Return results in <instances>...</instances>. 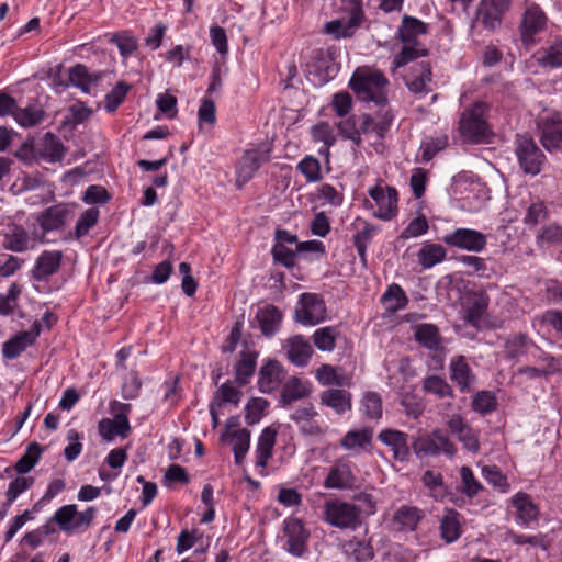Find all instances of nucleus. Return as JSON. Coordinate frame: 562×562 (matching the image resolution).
<instances>
[{
    "instance_id": "obj_1",
    "label": "nucleus",
    "mask_w": 562,
    "mask_h": 562,
    "mask_svg": "<svg viewBox=\"0 0 562 562\" xmlns=\"http://www.w3.org/2000/svg\"><path fill=\"white\" fill-rule=\"evenodd\" d=\"M427 31L428 26L423 21L408 15L403 18L398 33L404 46L400 55H397L393 61L394 68H400L407 63L426 55L427 50L417 38L420 35H425Z\"/></svg>"
},
{
    "instance_id": "obj_2",
    "label": "nucleus",
    "mask_w": 562,
    "mask_h": 562,
    "mask_svg": "<svg viewBox=\"0 0 562 562\" xmlns=\"http://www.w3.org/2000/svg\"><path fill=\"white\" fill-rule=\"evenodd\" d=\"M387 79L379 71L371 69L357 70L350 80V88L357 97L366 102H374L384 108L387 103Z\"/></svg>"
},
{
    "instance_id": "obj_3",
    "label": "nucleus",
    "mask_w": 562,
    "mask_h": 562,
    "mask_svg": "<svg viewBox=\"0 0 562 562\" xmlns=\"http://www.w3.org/2000/svg\"><path fill=\"white\" fill-rule=\"evenodd\" d=\"M488 104L483 101L475 102L467 109L459 121V132L471 143H484L491 134L487 124Z\"/></svg>"
},
{
    "instance_id": "obj_4",
    "label": "nucleus",
    "mask_w": 562,
    "mask_h": 562,
    "mask_svg": "<svg viewBox=\"0 0 562 562\" xmlns=\"http://www.w3.org/2000/svg\"><path fill=\"white\" fill-rule=\"evenodd\" d=\"M323 519L338 529L355 530L361 525V509L355 504L330 499L324 503Z\"/></svg>"
},
{
    "instance_id": "obj_5",
    "label": "nucleus",
    "mask_w": 562,
    "mask_h": 562,
    "mask_svg": "<svg viewBox=\"0 0 562 562\" xmlns=\"http://www.w3.org/2000/svg\"><path fill=\"white\" fill-rule=\"evenodd\" d=\"M97 509L91 506L78 513L76 505H64L52 516L50 521L58 525L66 533L86 531L95 518Z\"/></svg>"
},
{
    "instance_id": "obj_6",
    "label": "nucleus",
    "mask_w": 562,
    "mask_h": 562,
    "mask_svg": "<svg viewBox=\"0 0 562 562\" xmlns=\"http://www.w3.org/2000/svg\"><path fill=\"white\" fill-rule=\"evenodd\" d=\"M271 156V147L268 144L247 149L236 167V186L241 188L250 181L262 164L268 162Z\"/></svg>"
},
{
    "instance_id": "obj_7",
    "label": "nucleus",
    "mask_w": 562,
    "mask_h": 562,
    "mask_svg": "<svg viewBox=\"0 0 562 562\" xmlns=\"http://www.w3.org/2000/svg\"><path fill=\"white\" fill-rule=\"evenodd\" d=\"M515 143L517 159L524 172L531 176L540 173L546 157L535 140L528 135H517Z\"/></svg>"
},
{
    "instance_id": "obj_8",
    "label": "nucleus",
    "mask_w": 562,
    "mask_h": 562,
    "mask_svg": "<svg viewBox=\"0 0 562 562\" xmlns=\"http://www.w3.org/2000/svg\"><path fill=\"white\" fill-rule=\"evenodd\" d=\"M326 318V306L323 297L317 293H303L300 295L295 308V319L303 325H316Z\"/></svg>"
},
{
    "instance_id": "obj_9",
    "label": "nucleus",
    "mask_w": 562,
    "mask_h": 562,
    "mask_svg": "<svg viewBox=\"0 0 562 562\" xmlns=\"http://www.w3.org/2000/svg\"><path fill=\"white\" fill-rule=\"evenodd\" d=\"M74 217V206L67 203H59L47 207L37 215V223L42 229L38 240L45 241V234L59 231Z\"/></svg>"
},
{
    "instance_id": "obj_10",
    "label": "nucleus",
    "mask_w": 562,
    "mask_h": 562,
    "mask_svg": "<svg viewBox=\"0 0 562 562\" xmlns=\"http://www.w3.org/2000/svg\"><path fill=\"white\" fill-rule=\"evenodd\" d=\"M445 244L467 251L480 252L487 244L483 233L470 228H457L442 237Z\"/></svg>"
},
{
    "instance_id": "obj_11",
    "label": "nucleus",
    "mask_w": 562,
    "mask_h": 562,
    "mask_svg": "<svg viewBox=\"0 0 562 562\" xmlns=\"http://www.w3.org/2000/svg\"><path fill=\"white\" fill-rule=\"evenodd\" d=\"M369 195L375 202L378 210L373 213L376 218L383 221L392 220L397 213V192L392 187L386 190L375 186L369 190Z\"/></svg>"
},
{
    "instance_id": "obj_12",
    "label": "nucleus",
    "mask_w": 562,
    "mask_h": 562,
    "mask_svg": "<svg viewBox=\"0 0 562 562\" xmlns=\"http://www.w3.org/2000/svg\"><path fill=\"white\" fill-rule=\"evenodd\" d=\"M297 237L284 229L276 231V244L272 248L273 259L291 268L295 263Z\"/></svg>"
},
{
    "instance_id": "obj_13",
    "label": "nucleus",
    "mask_w": 562,
    "mask_h": 562,
    "mask_svg": "<svg viewBox=\"0 0 562 562\" xmlns=\"http://www.w3.org/2000/svg\"><path fill=\"white\" fill-rule=\"evenodd\" d=\"M447 426L452 435L462 443L463 448L472 453L480 450L479 431L471 428L464 419L458 415H452L447 422Z\"/></svg>"
},
{
    "instance_id": "obj_14",
    "label": "nucleus",
    "mask_w": 562,
    "mask_h": 562,
    "mask_svg": "<svg viewBox=\"0 0 562 562\" xmlns=\"http://www.w3.org/2000/svg\"><path fill=\"white\" fill-rule=\"evenodd\" d=\"M541 131L540 142L546 150L552 153L562 145V119L559 115L541 119L538 122Z\"/></svg>"
},
{
    "instance_id": "obj_15",
    "label": "nucleus",
    "mask_w": 562,
    "mask_h": 562,
    "mask_svg": "<svg viewBox=\"0 0 562 562\" xmlns=\"http://www.w3.org/2000/svg\"><path fill=\"white\" fill-rule=\"evenodd\" d=\"M63 260V252L60 250H45L35 260L31 276L35 281H47L49 277L55 274Z\"/></svg>"
},
{
    "instance_id": "obj_16",
    "label": "nucleus",
    "mask_w": 562,
    "mask_h": 562,
    "mask_svg": "<svg viewBox=\"0 0 562 562\" xmlns=\"http://www.w3.org/2000/svg\"><path fill=\"white\" fill-rule=\"evenodd\" d=\"M510 0H482L477 9V19L490 31L501 25L502 16Z\"/></svg>"
},
{
    "instance_id": "obj_17",
    "label": "nucleus",
    "mask_w": 562,
    "mask_h": 562,
    "mask_svg": "<svg viewBox=\"0 0 562 562\" xmlns=\"http://www.w3.org/2000/svg\"><path fill=\"white\" fill-rule=\"evenodd\" d=\"M547 18L539 5L528 7L520 24L521 40L525 44L533 43L535 35L546 26Z\"/></svg>"
},
{
    "instance_id": "obj_18",
    "label": "nucleus",
    "mask_w": 562,
    "mask_h": 562,
    "mask_svg": "<svg viewBox=\"0 0 562 562\" xmlns=\"http://www.w3.org/2000/svg\"><path fill=\"white\" fill-rule=\"evenodd\" d=\"M407 438V434L391 428L383 429L378 435V439L391 449L393 458L400 462H406L411 456Z\"/></svg>"
},
{
    "instance_id": "obj_19",
    "label": "nucleus",
    "mask_w": 562,
    "mask_h": 562,
    "mask_svg": "<svg viewBox=\"0 0 562 562\" xmlns=\"http://www.w3.org/2000/svg\"><path fill=\"white\" fill-rule=\"evenodd\" d=\"M490 304V297L484 292H469L463 297L462 308L464 319L472 326H479Z\"/></svg>"
},
{
    "instance_id": "obj_20",
    "label": "nucleus",
    "mask_w": 562,
    "mask_h": 562,
    "mask_svg": "<svg viewBox=\"0 0 562 562\" xmlns=\"http://www.w3.org/2000/svg\"><path fill=\"white\" fill-rule=\"evenodd\" d=\"M424 516L423 509L412 505H402L394 512L391 522L396 531L413 532Z\"/></svg>"
},
{
    "instance_id": "obj_21",
    "label": "nucleus",
    "mask_w": 562,
    "mask_h": 562,
    "mask_svg": "<svg viewBox=\"0 0 562 562\" xmlns=\"http://www.w3.org/2000/svg\"><path fill=\"white\" fill-rule=\"evenodd\" d=\"M41 333V325L35 322L31 330L16 334L10 340L5 341L2 347L3 357L7 359H15L23 351L32 346Z\"/></svg>"
},
{
    "instance_id": "obj_22",
    "label": "nucleus",
    "mask_w": 562,
    "mask_h": 562,
    "mask_svg": "<svg viewBox=\"0 0 562 562\" xmlns=\"http://www.w3.org/2000/svg\"><path fill=\"white\" fill-rule=\"evenodd\" d=\"M356 476L352 473L351 465L345 460H337L329 469L324 481L327 488L346 490L353 486Z\"/></svg>"
},
{
    "instance_id": "obj_23",
    "label": "nucleus",
    "mask_w": 562,
    "mask_h": 562,
    "mask_svg": "<svg viewBox=\"0 0 562 562\" xmlns=\"http://www.w3.org/2000/svg\"><path fill=\"white\" fill-rule=\"evenodd\" d=\"M450 379L454 382L460 392L468 393L471 391L476 376L472 371L464 356H456L451 359L450 366Z\"/></svg>"
},
{
    "instance_id": "obj_24",
    "label": "nucleus",
    "mask_w": 562,
    "mask_h": 562,
    "mask_svg": "<svg viewBox=\"0 0 562 562\" xmlns=\"http://www.w3.org/2000/svg\"><path fill=\"white\" fill-rule=\"evenodd\" d=\"M319 403L331 408L337 415L351 411L352 394L342 387H329L319 393Z\"/></svg>"
},
{
    "instance_id": "obj_25",
    "label": "nucleus",
    "mask_w": 562,
    "mask_h": 562,
    "mask_svg": "<svg viewBox=\"0 0 562 562\" xmlns=\"http://www.w3.org/2000/svg\"><path fill=\"white\" fill-rule=\"evenodd\" d=\"M284 533L288 538V551L295 557H301L305 551L308 538V532L304 529L302 521L296 518L285 520Z\"/></svg>"
},
{
    "instance_id": "obj_26",
    "label": "nucleus",
    "mask_w": 562,
    "mask_h": 562,
    "mask_svg": "<svg viewBox=\"0 0 562 562\" xmlns=\"http://www.w3.org/2000/svg\"><path fill=\"white\" fill-rule=\"evenodd\" d=\"M283 349L289 361L296 367H305L313 355L311 344L300 335L288 338L283 345Z\"/></svg>"
},
{
    "instance_id": "obj_27",
    "label": "nucleus",
    "mask_w": 562,
    "mask_h": 562,
    "mask_svg": "<svg viewBox=\"0 0 562 562\" xmlns=\"http://www.w3.org/2000/svg\"><path fill=\"white\" fill-rule=\"evenodd\" d=\"M3 248L13 252H24L34 248L33 239L29 232L18 224L9 227V232L3 237Z\"/></svg>"
},
{
    "instance_id": "obj_28",
    "label": "nucleus",
    "mask_w": 562,
    "mask_h": 562,
    "mask_svg": "<svg viewBox=\"0 0 562 562\" xmlns=\"http://www.w3.org/2000/svg\"><path fill=\"white\" fill-rule=\"evenodd\" d=\"M315 379L324 386L350 387L352 385L351 375L345 373L341 368L330 364H322L315 372Z\"/></svg>"
},
{
    "instance_id": "obj_29",
    "label": "nucleus",
    "mask_w": 562,
    "mask_h": 562,
    "mask_svg": "<svg viewBox=\"0 0 562 562\" xmlns=\"http://www.w3.org/2000/svg\"><path fill=\"white\" fill-rule=\"evenodd\" d=\"M284 372L282 366L274 360L268 361L261 367L259 372L258 385L262 393H271L278 389Z\"/></svg>"
},
{
    "instance_id": "obj_30",
    "label": "nucleus",
    "mask_w": 562,
    "mask_h": 562,
    "mask_svg": "<svg viewBox=\"0 0 562 562\" xmlns=\"http://www.w3.org/2000/svg\"><path fill=\"white\" fill-rule=\"evenodd\" d=\"M256 319L259 324L261 333L267 336H273L282 322V313L274 305L267 304L259 307L256 313Z\"/></svg>"
},
{
    "instance_id": "obj_31",
    "label": "nucleus",
    "mask_w": 562,
    "mask_h": 562,
    "mask_svg": "<svg viewBox=\"0 0 562 562\" xmlns=\"http://www.w3.org/2000/svg\"><path fill=\"white\" fill-rule=\"evenodd\" d=\"M66 148L61 140L53 133L44 134L37 148V154L47 162H59L63 160Z\"/></svg>"
},
{
    "instance_id": "obj_32",
    "label": "nucleus",
    "mask_w": 562,
    "mask_h": 562,
    "mask_svg": "<svg viewBox=\"0 0 562 562\" xmlns=\"http://www.w3.org/2000/svg\"><path fill=\"white\" fill-rule=\"evenodd\" d=\"M512 504L516 508L518 521L522 525L537 520L539 508L527 493L519 492L515 494L512 498Z\"/></svg>"
},
{
    "instance_id": "obj_33",
    "label": "nucleus",
    "mask_w": 562,
    "mask_h": 562,
    "mask_svg": "<svg viewBox=\"0 0 562 562\" xmlns=\"http://www.w3.org/2000/svg\"><path fill=\"white\" fill-rule=\"evenodd\" d=\"M101 74H91L88 68L78 64L69 69V82L81 89L85 93H91L98 86Z\"/></svg>"
},
{
    "instance_id": "obj_34",
    "label": "nucleus",
    "mask_w": 562,
    "mask_h": 562,
    "mask_svg": "<svg viewBox=\"0 0 562 562\" xmlns=\"http://www.w3.org/2000/svg\"><path fill=\"white\" fill-rule=\"evenodd\" d=\"M277 430L270 427L265 428L257 442L256 467L266 468L268 460L272 456V449L276 445Z\"/></svg>"
},
{
    "instance_id": "obj_35",
    "label": "nucleus",
    "mask_w": 562,
    "mask_h": 562,
    "mask_svg": "<svg viewBox=\"0 0 562 562\" xmlns=\"http://www.w3.org/2000/svg\"><path fill=\"white\" fill-rule=\"evenodd\" d=\"M310 383L301 380L300 378L292 376L286 381L281 393V402L283 405H289L292 402L305 398L310 395Z\"/></svg>"
},
{
    "instance_id": "obj_36",
    "label": "nucleus",
    "mask_w": 562,
    "mask_h": 562,
    "mask_svg": "<svg viewBox=\"0 0 562 562\" xmlns=\"http://www.w3.org/2000/svg\"><path fill=\"white\" fill-rule=\"evenodd\" d=\"M373 431L370 428L349 430L340 440V446L349 451L360 452L372 441Z\"/></svg>"
},
{
    "instance_id": "obj_37",
    "label": "nucleus",
    "mask_w": 562,
    "mask_h": 562,
    "mask_svg": "<svg viewBox=\"0 0 562 562\" xmlns=\"http://www.w3.org/2000/svg\"><path fill=\"white\" fill-rule=\"evenodd\" d=\"M441 538L447 543H452L461 536L460 514L454 509H448L440 520Z\"/></svg>"
},
{
    "instance_id": "obj_38",
    "label": "nucleus",
    "mask_w": 562,
    "mask_h": 562,
    "mask_svg": "<svg viewBox=\"0 0 562 562\" xmlns=\"http://www.w3.org/2000/svg\"><path fill=\"white\" fill-rule=\"evenodd\" d=\"M447 250L439 244L425 243L417 252L419 265L424 269H430L446 259Z\"/></svg>"
},
{
    "instance_id": "obj_39",
    "label": "nucleus",
    "mask_w": 562,
    "mask_h": 562,
    "mask_svg": "<svg viewBox=\"0 0 562 562\" xmlns=\"http://www.w3.org/2000/svg\"><path fill=\"white\" fill-rule=\"evenodd\" d=\"M361 122L359 125L360 134H376L379 137H383L386 131L389 130L393 116L389 111H385L380 120L372 117L369 114H363L360 117Z\"/></svg>"
},
{
    "instance_id": "obj_40",
    "label": "nucleus",
    "mask_w": 562,
    "mask_h": 562,
    "mask_svg": "<svg viewBox=\"0 0 562 562\" xmlns=\"http://www.w3.org/2000/svg\"><path fill=\"white\" fill-rule=\"evenodd\" d=\"M356 223L361 225L358 232L353 235V245L361 260L366 261V251L368 244L372 240L374 234L379 231L378 226L360 218L356 220Z\"/></svg>"
},
{
    "instance_id": "obj_41",
    "label": "nucleus",
    "mask_w": 562,
    "mask_h": 562,
    "mask_svg": "<svg viewBox=\"0 0 562 562\" xmlns=\"http://www.w3.org/2000/svg\"><path fill=\"white\" fill-rule=\"evenodd\" d=\"M415 339L424 347L435 350L440 345V335L437 326L422 324L415 327Z\"/></svg>"
},
{
    "instance_id": "obj_42",
    "label": "nucleus",
    "mask_w": 562,
    "mask_h": 562,
    "mask_svg": "<svg viewBox=\"0 0 562 562\" xmlns=\"http://www.w3.org/2000/svg\"><path fill=\"white\" fill-rule=\"evenodd\" d=\"M45 112L41 105H27L18 108L14 112V120L23 127H31L40 124L44 119Z\"/></svg>"
},
{
    "instance_id": "obj_43",
    "label": "nucleus",
    "mask_w": 562,
    "mask_h": 562,
    "mask_svg": "<svg viewBox=\"0 0 562 562\" xmlns=\"http://www.w3.org/2000/svg\"><path fill=\"white\" fill-rule=\"evenodd\" d=\"M431 81V71L428 64H422L418 72L406 80V86L416 95L428 93V85Z\"/></svg>"
},
{
    "instance_id": "obj_44",
    "label": "nucleus",
    "mask_w": 562,
    "mask_h": 562,
    "mask_svg": "<svg viewBox=\"0 0 562 562\" xmlns=\"http://www.w3.org/2000/svg\"><path fill=\"white\" fill-rule=\"evenodd\" d=\"M382 302L386 305L389 311L397 312L407 305L408 297L398 284L393 283L382 295Z\"/></svg>"
},
{
    "instance_id": "obj_45",
    "label": "nucleus",
    "mask_w": 562,
    "mask_h": 562,
    "mask_svg": "<svg viewBox=\"0 0 562 562\" xmlns=\"http://www.w3.org/2000/svg\"><path fill=\"white\" fill-rule=\"evenodd\" d=\"M337 336L336 327L326 326L314 331L313 341L317 349L329 352L335 349Z\"/></svg>"
},
{
    "instance_id": "obj_46",
    "label": "nucleus",
    "mask_w": 562,
    "mask_h": 562,
    "mask_svg": "<svg viewBox=\"0 0 562 562\" xmlns=\"http://www.w3.org/2000/svg\"><path fill=\"white\" fill-rule=\"evenodd\" d=\"M256 355L252 352H245L241 359L236 363L235 378L238 384L245 385L248 383L249 378L254 374L256 369Z\"/></svg>"
},
{
    "instance_id": "obj_47",
    "label": "nucleus",
    "mask_w": 562,
    "mask_h": 562,
    "mask_svg": "<svg viewBox=\"0 0 562 562\" xmlns=\"http://www.w3.org/2000/svg\"><path fill=\"white\" fill-rule=\"evenodd\" d=\"M362 413L371 419L382 417V398L376 392H366L360 401Z\"/></svg>"
},
{
    "instance_id": "obj_48",
    "label": "nucleus",
    "mask_w": 562,
    "mask_h": 562,
    "mask_svg": "<svg viewBox=\"0 0 562 562\" xmlns=\"http://www.w3.org/2000/svg\"><path fill=\"white\" fill-rule=\"evenodd\" d=\"M423 389L427 393L435 394L439 398L452 397L453 392L447 381L438 375H430L424 379Z\"/></svg>"
},
{
    "instance_id": "obj_49",
    "label": "nucleus",
    "mask_w": 562,
    "mask_h": 562,
    "mask_svg": "<svg viewBox=\"0 0 562 562\" xmlns=\"http://www.w3.org/2000/svg\"><path fill=\"white\" fill-rule=\"evenodd\" d=\"M312 135L315 142L323 143V146L318 149V153L321 155L328 156L329 147L333 146L336 140L329 124L321 123L315 125L312 128Z\"/></svg>"
},
{
    "instance_id": "obj_50",
    "label": "nucleus",
    "mask_w": 562,
    "mask_h": 562,
    "mask_svg": "<svg viewBox=\"0 0 562 562\" xmlns=\"http://www.w3.org/2000/svg\"><path fill=\"white\" fill-rule=\"evenodd\" d=\"M530 340L524 334H515L505 342V357L508 359L517 358L527 352Z\"/></svg>"
},
{
    "instance_id": "obj_51",
    "label": "nucleus",
    "mask_w": 562,
    "mask_h": 562,
    "mask_svg": "<svg viewBox=\"0 0 562 562\" xmlns=\"http://www.w3.org/2000/svg\"><path fill=\"white\" fill-rule=\"evenodd\" d=\"M412 449L416 457L419 459L428 456L440 454V449L437 447V441L426 435L416 438L412 443Z\"/></svg>"
},
{
    "instance_id": "obj_52",
    "label": "nucleus",
    "mask_w": 562,
    "mask_h": 562,
    "mask_svg": "<svg viewBox=\"0 0 562 562\" xmlns=\"http://www.w3.org/2000/svg\"><path fill=\"white\" fill-rule=\"evenodd\" d=\"M41 454V448L37 443H31L25 454H23L15 463L14 469L20 474L30 472L37 463Z\"/></svg>"
},
{
    "instance_id": "obj_53",
    "label": "nucleus",
    "mask_w": 562,
    "mask_h": 562,
    "mask_svg": "<svg viewBox=\"0 0 562 562\" xmlns=\"http://www.w3.org/2000/svg\"><path fill=\"white\" fill-rule=\"evenodd\" d=\"M425 486L430 490L431 496L435 499H441L446 495V488L443 486V477L441 473L432 470H427L422 477Z\"/></svg>"
},
{
    "instance_id": "obj_54",
    "label": "nucleus",
    "mask_w": 562,
    "mask_h": 562,
    "mask_svg": "<svg viewBox=\"0 0 562 562\" xmlns=\"http://www.w3.org/2000/svg\"><path fill=\"white\" fill-rule=\"evenodd\" d=\"M497 401L495 395L490 391L477 392L472 400V408L482 415L488 414L496 409Z\"/></svg>"
},
{
    "instance_id": "obj_55",
    "label": "nucleus",
    "mask_w": 562,
    "mask_h": 562,
    "mask_svg": "<svg viewBox=\"0 0 562 562\" xmlns=\"http://www.w3.org/2000/svg\"><path fill=\"white\" fill-rule=\"evenodd\" d=\"M131 409V404L121 403L115 400L110 402L109 405V412L113 416L112 420L116 422L119 426L125 431H131V426L128 423V414Z\"/></svg>"
},
{
    "instance_id": "obj_56",
    "label": "nucleus",
    "mask_w": 562,
    "mask_h": 562,
    "mask_svg": "<svg viewBox=\"0 0 562 562\" xmlns=\"http://www.w3.org/2000/svg\"><path fill=\"white\" fill-rule=\"evenodd\" d=\"M460 476L462 484L461 490L468 497L475 496L482 490L481 483L474 477L469 467L463 465L460 469Z\"/></svg>"
},
{
    "instance_id": "obj_57",
    "label": "nucleus",
    "mask_w": 562,
    "mask_h": 562,
    "mask_svg": "<svg viewBox=\"0 0 562 562\" xmlns=\"http://www.w3.org/2000/svg\"><path fill=\"white\" fill-rule=\"evenodd\" d=\"M99 434L105 441H112L115 436L126 438L130 431L123 430L119 424L110 418H103L98 425Z\"/></svg>"
},
{
    "instance_id": "obj_58",
    "label": "nucleus",
    "mask_w": 562,
    "mask_h": 562,
    "mask_svg": "<svg viewBox=\"0 0 562 562\" xmlns=\"http://www.w3.org/2000/svg\"><path fill=\"white\" fill-rule=\"evenodd\" d=\"M130 90V86L123 81L116 83V86L105 95V109L108 112H114L125 99L126 93Z\"/></svg>"
},
{
    "instance_id": "obj_59",
    "label": "nucleus",
    "mask_w": 562,
    "mask_h": 562,
    "mask_svg": "<svg viewBox=\"0 0 562 562\" xmlns=\"http://www.w3.org/2000/svg\"><path fill=\"white\" fill-rule=\"evenodd\" d=\"M34 483L32 477L19 476L13 480L8 487L5 493L7 506L11 505L19 495L29 490Z\"/></svg>"
},
{
    "instance_id": "obj_60",
    "label": "nucleus",
    "mask_w": 562,
    "mask_h": 562,
    "mask_svg": "<svg viewBox=\"0 0 562 562\" xmlns=\"http://www.w3.org/2000/svg\"><path fill=\"white\" fill-rule=\"evenodd\" d=\"M429 228L428 222L424 215L413 218L406 228L401 233V239H409L422 236L427 233Z\"/></svg>"
},
{
    "instance_id": "obj_61",
    "label": "nucleus",
    "mask_w": 562,
    "mask_h": 562,
    "mask_svg": "<svg viewBox=\"0 0 562 562\" xmlns=\"http://www.w3.org/2000/svg\"><path fill=\"white\" fill-rule=\"evenodd\" d=\"M538 244H562V225L557 223L544 226L537 236Z\"/></svg>"
},
{
    "instance_id": "obj_62",
    "label": "nucleus",
    "mask_w": 562,
    "mask_h": 562,
    "mask_svg": "<svg viewBox=\"0 0 562 562\" xmlns=\"http://www.w3.org/2000/svg\"><path fill=\"white\" fill-rule=\"evenodd\" d=\"M98 215L99 211L95 209H89L81 214L75 227L78 238L85 236L97 224Z\"/></svg>"
},
{
    "instance_id": "obj_63",
    "label": "nucleus",
    "mask_w": 562,
    "mask_h": 562,
    "mask_svg": "<svg viewBox=\"0 0 562 562\" xmlns=\"http://www.w3.org/2000/svg\"><path fill=\"white\" fill-rule=\"evenodd\" d=\"M297 169L305 176L307 181H318L322 177L319 161L312 156H306L299 164Z\"/></svg>"
},
{
    "instance_id": "obj_64",
    "label": "nucleus",
    "mask_w": 562,
    "mask_h": 562,
    "mask_svg": "<svg viewBox=\"0 0 562 562\" xmlns=\"http://www.w3.org/2000/svg\"><path fill=\"white\" fill-rule=\"evenodd\" d=\"M540 63L544 67L557 68L562 66V43L550 46L541 57Z\"/></svg>"
}]
</instances>
